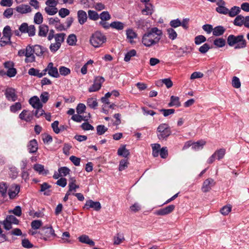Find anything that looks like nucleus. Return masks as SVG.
Returning <instances> with one entry per match:
<instances>
[{"mask_svg": "<svg viewBox=\"0 0 249 249\" xmlns=\"http://www.w3.org/2000/svg\"><path fill=\"white\" fill-rule=\"evenodd\" d=\"M161 34V30L158 28H151L143 35L142 38V44L146 47H151L158 43L160 39Z\"/></svg>", "mask_w": 249, "mask_h": 249, "instance_id": "obj_1", "label": "nucleus"}, {"mask_svg": "<svg viewBox=\"0 0 249 249\" xmlns=\"http://www.w3.org/2000/svg\"><path fill=\"white\" fill-rule=\"evenodd\" d=\"M227 42L229 46L234 47L235 49H243L247 46L246 40L242 35L236 36L230 35L227 37Z\"/></svg>", "mask_w": 249, "mask_h": 249, "instance_id": "obj_2", "label": "nucleus"}, {"mask_svg": "<svg viewBox=\"0 0 249 249\" xmlns=\"http://www.w3.org/2000/svg\"><path fill=\"white\" fill-rule=\"evenodd\" d=\"M38 238L43 239L45 241L51 240V238H54L56 236L54 230L52 226H44L41 227L40 230L38 231Z\"/></svg>", "mask_w": 249, "mask_h": 249, "instance_id": "obj_3", "label": "nucleus"}, {"mask_svg": "<svg viewBox=\"0 0 249 249\" xmlns=\"http://www.w3.org/2000/svg\"><path fill=\"white\" fill-rule=\"evenodd\" d=\"M107 40V37L104 34L100 31L94 33L90 38V43L94 47H100Z\"/></svg>", "mask_w": 249, "mask_h": 249, "instance_id": "obj_4", "label": "nucleus"}, {"mask_svg": "<svg viewBox=\"0 0 249 249\" xmlns=\"http://www.w3.org/2000/svg\"><path fill=\"white\" fill-rule=\"evenodd\" d=\"M157 136L160 140L166 139L170 135L171 128L168 124H161L157 128Z\"/></svg>", "mask_w": 249, "mask_h": 249, "instance_id": "obj_5", "label": "nucleus"}, {"mask_svg": "<svg viewBox=\"0 0 249 249\" xmlns=\"http://www.w3.org/2000/svg\"><path fill=\"white\" fill-rule=\"evenodd\" d=\"M31 45H28L25 49H21L18 51V55L19 56H25V62L27 63L34 62L36 61V58L31 56Z\"/></svg>", "mask_w": 249, "mask_h": 249, "instance_id": "obj_6", "label": "nucleus"}, {"mask_svg": "<svg viewBox=\"0 0 249 249\" xmlns=\"http://www.w3.org/2000/svg\"><path fill=\"white\" fill-rule=\"evenodd\" d=\"M45 4L46 6L45 8V11L48 15L52 16L57 13L58 9L56 6L58 4V1L47 0Z\"/></svg>", "mask_w": 249, "mask_h": 249, "instance_id": "obj_7", "label": "nucleus"}, {"mask_svg": "<svg viewBox=\"0 0 249 249\" xmlns=\"http://www.w3.org/2000/svg\"><path fill=\"white\" fill-rule=\"evenodd\" d=\"M105 81V78L103 77L96 76L94 78L93 84L89 88L88 91L89 92H92L99 90Z\"/></svg>", "mask_w": 249, "mask_h": 249, "instance_id": "obj_8", "label": "nucleus"}, {"mask_svg": "<svg viewBox=\"0 0 249 249\" xmlns=\"http://www.w3.org/2000/svg\"><path fill=\"white\" fill-rule=\"evenodd\" d=\"M21 33H28L29 36H33L35 35L36 28L34 25L28 26L27 23H22L19 27Z\"/></svg>", "mask_w": 249, "mask_h": 249, "instance_id": "obj_9", "label": "nucleus"}, {"mask_svg": "<svg viewBox=\"0 0 249 249\" xmlns=\"http://www.w3.org/2000/svg\"><path fill=\"white\" fill-rule=\"evenodd\" d=\"M31 56L35 57L34 53L37 56H41L45 53H48L47 48L44 47L40 45H35L31 46Z\"/></svg>", "mask_w": 249, "mask_h": 249, "instance_id": "obj_10", "label": "nucleus"}, {"mask_svg": "<svg viewBox=\"0 0 249 249\" xmlns=\"http://www.w3.org/2000/svg\"><path fill=\"white\" fill-rule=\"evenodd\" d=\"M4 94L7 100L9 101L15 102L18 99V95L16 94V90L13 88H6Z\"/></svg>", "mask_w": 249, "mask_h": 249, "instance_id": "obj_11", "label": "nucleus"}, {"mask_svg": "<svg viewBox=\"0 0 249 249\" xmlns=\"http://www.w3.org/2000/svg\"><path fill=\"white\" fill-rule=\"evenodd\" d=\"M215 184V182L213 179L212 178H207L204 181L201 190L203 192L207 193L210 191L212 187L214 186Z\"/></svg>", "mask_w": 249, "mask_h": 249, "instance_id": "obj_12", "label": "nucleus"}, {"mask_svg": "<svg viewBox=\"0 0 249 249\" xmlns=\"http://www.w3.org/2000/svg\"><path fill=\"white\" fill-rule=\"evenodd\" d=\"M84 208L87 209L92 208L95 211H99L101 209V205L99 202L93 201V200L89 199L86 201Z\"/></svg>", "mask_w": 249, "mask_h": 249, "instance_id": "obj_13", "label": "nucleus"}, {"mask_svg": "<svg viewBox=\"0 0 249 249\" xmlns=\"http://www.w3.org/2000/svg\"><path fill=\"white\" fill-rule=\"evenodd\" d=\"M89 18L92 20H97L99 18H101L100 24L102 25L105 29H108L110 26V24L107 22L110 19L111 17H89Z\"/></svg>", "mask_w": 249, "mask_h": 249, "instance_id": "obj_14", "label": "nucleus"}, {"mask_svg": "<svg viewBox=\"0 0 249 249\" xmlns=\"http://www.w3.org/2000/svg\"><path fill=\"white\" fill-rule=\"evenodd\" d=\"M48 74L54 78L59 77V73L56 67H53V64L50 62L48 65Z\"/></svg>", "mask_w": 249, "mask_h": 249, "instance_id": "obj_15", "label": "nucleus"}, {"mask_svg": "<svg viewBox=\"0 0 249 249\" xmlns=\"http://www.w3.org/2000/svg\"><path fill=\"white\" fill-rule=\"evenodd\" d=\"M29 104L36 109H41L42 107V104L40 102L39 98L36 96L31 97L29 101Z\"/></svg>", "mask_w": 249, "mask_h": 249, "instance_id": "obj_16", "label": "nucleus"}, {"mask_svg": "<svg viewBox=\"0 0 249 249\" xmlns=\"http://www.w3.org/2000/svg\"><path fill=\"white\" fill-rule=\"evenodd\" d=\"M20 192V186L15 184L11 187L8 191V195L11 199H14Z\"/></svg>", "mask_w": 249, "mask_h": 249, "instance_id": "obj_17", "label": "nucleus"}, {"mask_svg": "<svg viewBox=\"0 0 249 249\" xmlns=\"http://www.w3.org/2000/svg\"><path fill=\"white\" fill-rule=\"evenodd\" d=\"M49 23L50 24L54 25L55 28L59 31H62L65 29L64 26L62 24H60V20L57 17H55V18H49Z\"/></svg>", "mask_w": 249, "mask_h": 249, "instance_id": "obj_18", "label": "nucleus"}, {"mask_svg": "<svg viewBox=\"0 0 249 249\" xmlns=\"http://www.w3.org/2000/svg\"><path fill=\"white\" fill-rule=\"evenodd\" d=\"M19 118L26 122H29L33 119V115L28 110L24 109L19 114Z\"/></svg>", "mask_w": 249, "mask_h": 249, "instance_id": "obj_19", "label": "nucleus"}, {"mask_svg": "<svg viewBox=\"0 0 249 249\" xmlns=\"http://www.w3.org/2000/svg\"><path fill=\"white\" fill-rule=\"evenodd\" d=\"M28 150L30 153H35L38 149V143L36 139L30 141L27 145Z\"/></svg>", "mask_w": 249, "mask_h": 249, "instance_id": "obj_20", "label": "nucleus"}, {"mask_svg": "<svg viewBox=\"0 0 249 249\" xmlns=\"http://www.w3.org/2000/svg\"><path fill=\"white\" fill-rule=\"evenodd\" d=\"M33 168L40 175L46 176L49 173V171L44 169V165L40 164H35Z\"/></svg>", "mask_w": 249, "mask_h": 249, "instance_id": "obj_21", "label": "nucleus"}, {"mask_svg": "<svg viewBox=\"0 0 249 249\" xmlns=\"http://www.w3.org/2000/svg\"><path fill=\"white\" fill-rule=\"evenodd\" d=\"M78 240L81 243L89 245L90 246H93L95 245L94 242L91 240L89 236L86 234L80 236L78 237Z\"/></svg>", "mask_w": 249, "mask_h": 249, "instance_id": "obj_22", "label": "nucleus"}, {"mask_svg": "<svg viewBox=\"0 0 249 249\" xmlns=\"http://www.w3.org/2000/svg\"><path fill=\"white\" fill-rule=\"evenodd\" d=\"M125 147V145H123L118 148L117 154L119 156L127 158L130 155L129 150L126 149Z\"/></svg>", "mask_w": 249, "mask_h": 249, "instance_id": "obj_23", "label": "nucleus"}, {"mask_svg": "<svg viewBox=\"0 0 249 249\" xmlns=\"http://www.w3.org/2000/svg\"><path fill=\"white\" fill-rule=\"evenodd\" d=\"M226 29L222 26H217L213 29V34L216 36H220L223 35Z\"/></svg>", "mask_w": 249, "mask_h": 249, "instance_id": "obj_24", "label": "nucleus"}, {"mask_svg": "<svg viewBox=\"0 0 249 249\" xmlns=\"http://www.w3.org/2000/svg\"><path fill=\"white\" fill-rule=\"evenodd\" d=\"M17 11L20 14H26L31 11V7L28 5L22 4L17 7Z\"/></svg>", "mask_w": 249, "mask_h": 249, "instance_id": "obj_25", "label": "nucleus"}, {"mask_svg": "<svg viewBox=\"0 0 249 249\" xmlns=\"http://www.w3.org/2000/svg\"><path fill=\"white\" fill-rule=\"evenodd\" d=\"M49 32L48 26L42 24L39 27L38 36L41 37H46Z\"/></svg>", "mask_w": 249, "mask_h": 249, "instance_id": "obj_26", "label": "nucleus"}, {"mask_svg": "<svg viewBox=\"0 0 249 249\" xmlns=\"http://www.w3.org/2000/svg\"><path fill=\"white\" fill-rule=\"evenodd\" d=\"M126 35L127 38L129 40L131 43L133 42L132 40L137 37V34L132 29H127L126 31Z\"/></svg>", "mask_w": 249, "mask_h": 249, "instance_id": "obj_27", "label": "nucleus"}, {"mask_svg": "<svg viewBox=\"0 0 249 249\" xmlns=\"http://www.w3.org/2000/svg\"><path fill=\"white\" fill-rule=\"evenodd\" d=\"M8 185L6 183L1 182L0 183V194L1 196L5 198L7 196Z\"/></svg>", "mask_w": 249, "mask_h": 249, "instance_id": "obj_28", "label": "nucleus"}, {"mask_svg": "<svg viewBox=\"0 0 249 249\" xmlns=\"http://www.w3.org/2000/svg\"><path fill=\"white\" fill-rule=\"evenodd\" d=\"M87 105L88 106L93 109L97 108L98 106V102L96 98L91 97L87 99Z\"/></svg>", "mask_w": 249, "mask_h": 249, "instance_id": "obj_29", "label": "nucleus"}, {"mask_svg": "<svg viewBox=\"0 0 249 249\" xmlns=\"http://www.w3.org/2000/svg\"><path fill=\"white\" fill-rule=\"evenodd\" d=\"M51 188V186L49 185L47 182H44L42 184L40 185V190L39 191L40 192H44V195L46 196L50 195V190H48L47 191H45L46 190L49 189Z\"/></svg>", "mask_w": 249, "mask_h": 249, "instance_id": "obj_30", "label": "nucleus"}, {"mask_svg": "<svg viewBox=\"0 0 249 249\" xmlns=\"http://www.w3.org/2000/svg\"><path fill=\"white\" fill-rule=\"evenodd\" d=\"M171 212V205L168 206L165 208H163L158 210L156 214L159 215H164Z\"/></svg>", "mask_w": 249, "mask_h": 249, "instance_id": "obj_31", "label": "nucleus"}, {"mask_svg": "<svg viewBox=\"0 0 249 249\" xmlns=\"http://www.w3.org/2000/svg\"><path fill=\"white\" fill-rule=\"evenodd\" d=\"M151 146L152 148V155L154 157H158L161 149L160 145L159 143H154L151 144Z\"/></svg>", "mask_w": 249, "mask_h": 249, "instance_id": "obj_32", "label": "nucleus"}, {"mask_svg": "<svg viewBox=\"0 0 249 249\" xmlns=\"http://www.w3.org/2000/svg\"><path fill=\"white\" fill-rule=\"evenodd\" d=\"M2 35L4 37H7L8 41L11 40V36H12V31L9 26H6L2 31Z\"/></svg>", "mask_w": 249, "mask_h": 249, "instance_id": "obj_33", "label": "nucleus"}, {"mask_svg": "<svg viewBox=\"0 0 249 249\" xmlns=\"http://www.w3.org/2000/svg\"><path fill=\"white\" fill-rule=\"evenodd\" d=\"M205 143V141L203 140H200L196 142H194L193 144L192 149L195 150H199L201 149Z\"/></svg>", "mask_w": 249, "mask_h": 249, "instance_id": "obj_34", "label": "nucleus"}, {"mask_svg": "<svg viewBox=\"0 0 249 249\" xmlns=\"http://www.w3.org/2000/svg\"><path fill=\"white\" fill-rule=\"evenodd\" d=\"M153 12L152 5L150 3H147L145 6V8L142 10V14L143 15H151Z\"/></svg>", "mask_w": 249, "mask_h": 249, "instance_id": "obj_35", "label": "nucleus"}, {"mask_svg": "<svg viewBox=\"0 0 249 249\" xmlns=\"http://www.w3.org/2000/svg\"><path fill=\"white\" fill-rule=\"evenodd\" d=\"M110 26L118 30H122L124 28V24L120 21H113L110 24Z\"/></svg>", "mask_w": 249, "mask_h": 249, "instance_id": "obj_36", "label": "nucleus"}, {"mask_svg": "<svg viewBox=\"0 0 249 249\" xmlns=\"http://www.w3.org/2000/svg\"><path fill=\"white\" fill-rule=\"evenodd\" d=\"M124 240V234L123 233H118L116 236H115L114 237V244L119 245Z\"/></svg>", "mask_w": 249, "mask_h": 249, "instance_id": "obj_37", "label": "nucleus"}, {"mask_svg": "<svg viewBox=\"0 0 249 249\" xmlns=\"http://www.w3.org/2000/svg\"><path fill=\"white\" fill-rule=\"evenodd\" d=\"M137 52L134 49H132L128 51L125 55L124 60L125 62H128L131 59V58L133 56L136 55Z\"/></svg>", "mask_w": 249, "mask_h": 249, "instance_id": "obj_38", "label": "nucleus"}, {"mask_svg": "<svg viewBox=\"0 0 249 249\" xmlns=\"http://www.w3.org/2000/svg\"><path fill=\"white\" fill-rule=\"evenodd\" d=\"M42 224L43 223L41 220H35L31 222V226L33 229L38 230L42 227Z\"/></svg>", "mask_w": 249, "mask_h": 249, "instance_id": "obj_39", "label": "nucleus"}, {"mask_svg": "<svg viewBox=\"0 0 249 249\" xmlns=\"http://www.w3.org/2000/svg\"><path fill=\"white\" fill-rule=\"evenodd\" d=\"M213 44L217 47L221 48L226 44V40L223 38H217L213 41Z\"/></svg>", "mask_w": 249, "mask_h": 249, "instance_id": "obj_40", "label": "nucleus"}, {"mask_svg": "<svg viewBox=\"0 0 249 249\" xmlns=\"http://www.w3.org/2000/svg\"><path fill=\"white\" fill-rule=\"evenodd\" d=\"M76 41L77 37L74 34H71L68 36L67 42L69 45H75L76 44Z\"/></svg>", "mask_w": 249, "mask_h": 249, "instance_id": "obj_41", "label": "nucleus"}, {"mask_svg": "<svg viewBox=\"0 0 249 249\" xmlns=\"http://www.w3.org/2000/svg\"><path fill=\"white\" fill-rule=\"evenodd\" d=\"M21 104L20 102H16L11 105L10 107V110L13 113H16L21 109Z\"/></svg>", "mask_w": 249, "mask_h": 249, "instance_id": "obj_42", "label": "nucleus"}, {"mask_svg": "<svg viewBox=\"0 0 249 249\" xmlns=\"http://www.w3.org/2000/svg\"><path fill=\"white\" fill-rule=\"evenodd\" d=\"M65 36V34L64 33L56 34L55 35L54 38L55 42L61 45V43L64 41Z\"/></svg>", "mask_w": 249, "mask_h": 249, "instance_id": "obj_43", "label": "nucleus"}, {"mask_svg": "<svg viewBox=\"0 0 249 249\" xmlns=\"http://www.w3.org/2000/svg\"><path fill=\"white\" fill-rule=\"evenodd\" d=\"M128 164L129 162L127 159L121 160L119 163V170L120 171L124 170L128 167Z\"/></svg>", "mask_w": 249, "mask_h": 249, "instance_id": "obj_44", "label": "nucleus"}, {"mask_svg": "<svg viewBox=\"0 0 249 249\" xmlns=\"http://www.w3.org/2000/svg\"><path fill=\"white\" fill-rule=\"evenodd\" d=\"M59 75H61L64 76L69 75L71 73V70L65 66H60L59 68Z\"/></svg>", "mask_w": 249, "mask_h": 249, "instance_id": "obj_45", "label": "nucleus"}, {"mask_svg": "<svg viewBox=\"0 0 249 249\" xmlns=\"http://www.w3.org/2000/svg\"><path fill=\"white\" fill-rule=\"evenodd\" d=\"M225 152L226 150L225 149L221 148L216 151L213 154H215V157H217L216 159L218 160H220L224 157L225 154Z\"/></svg>", "mask_w": 249, "mask_h": 249, "instance_id": "obj_46", "label": "nucleus"}, {"mask_svg": "<svg viewBox=\"0 0 249 249\" xmlns=\"http://www.w3.org/2000/svg\"><path fill=\"white\" fill-rule=\"evenodd\" d=\"M97 134L98 135H102L104 134L107 130V128L104 125H98L96 127Z\"/></svg>", "mask_w": 249, "mask_h": 249, "instance_id": "obj_47", "label": "nucleus"}, {"mask_svg": "<svg viewBox=\"0 0 249 249\" xmlns=\"http://www.w3.org/2000/svg\"><path fill=\"white\" fill-rule=\"evenodd\" d=\"M241 11L240 8L237 6H233L231 8V9L229 10L228 14L229 16H236L238 15Z\"/></svg>", "mask_w": 249, "mask_h": 249, "instance_id": "obj_48", "label": "nucleus"}, {"mask_svg": "<svg viewBox=\"0 0 249 249\" xmlns=\"http://www.w3.org/2000/svg\"><path fill=\"white\" fill-rule=\"evenodd\" d=\"M58 172L60 174L61 176L65 177L70 174V169L66 166L61 167L58 170Z\"/></svg>", "mask_w": 249, "mask_h": 249, "instance_id": "obj_49", "label": "nucleus"}, {"mask_svg": "<svg viewBox=\"0 0 249 249\" xmlns=\"http://www.w3.org/2000/svg\"><path fill=\"white\" fill-rule=\"evenodd\" d=\"M206 41V38L202 35H199L195 37V43L196 45H199Z\"/></svg>", "mask_w": 249, "mask_h": 249, "instance_id": "obj_50", "label": "nucleus"}, {"mask_svg": "<svg viewBox=\"0 0 249 249\" xmlns=\"http://www.w3.org/2000/svg\"><path fill=\"white\" fill-rule=\"evenodd\" d=\"M0 223L3 225V227L6 230L8 231L12 228V224L6 217L2 222L0 221Z\"/></svg>", "mask_w": 249, "mask_h": 249, "instance_id": "obj_51", "label": "nucleus"}, {"mask_svg": "<svg viewBox=\"0 0 249 249\" xmlns=\"http://www.w3.org/2000/svg\"><path fill=\"white\" fill-rule=\"evenodd\" d=\"M244 17H236L234 20V24L236 26H241L243 25Z\"/></svg>", "mask_w": 249, "mask_h": 249, "instance_id": "obj_52", "label": "nucleus"}, {"mask_svg": "<svg viewBox=\"0 0 249 249\" xmlns=\"http://www.w3.org/2000/svg\"><path fill=\"white\" fill-rule=\"evenodd\" d=\"M86 108V106L84 104L79 103L76 107V112L77 114H81L85 112Z\"/></svg>", "mask_w": 249, "mask_h": 249, "instance_id": "obj_53", "label": "nucleus"}, {"mask_svg": "<svg viewBox=\"0 0 249 249\" xmlns=\"http://www.w3.org/2000/svg\"><path fill=\"white\" fill-rule=\"evenodd\" d=\"M22 246L26 249H31L34 247V245L27 239H24L22 240Z\"/></svg>", "mask_w": 249, "mask_h": 249, "instance_id": "obj_54", "label": "nucleus"}, {"mask_svg": "<svg viewBox=\"0 0 249 249\" xmlns=\"http://www.w3.org/2000/svg\"><path fill=\"white\" fill-rule=\"evenodd\" d=\"M232 85L235 88H239L241 86V83L239 79L236 77L234 76L232 80Z\"/></svg>", "mask_w": 249, "mask_h": 249, "instance_id": "obj_55", "label": "nucleus"}, {"mask_svg": "<svg viewBox=\"0 0 249 249\" xmlns=\"http://www.w3.org/2000/svg\"><path fill=\"white\" fill-rule=\"evenodd\" d=\"M8 38L7 37H4L3 36H2V37L0 38V45L1 47L5 46L7 45H11L12 44V42L11 41V40H9L8 41Z\"/></svg>", "mask_w": 249, "mask_h": 249, "instance_id": "obj_56", "label": "nucleus"}, {"mask_svg": "<svg viewBox=\"0 0 249 249\" xmlns=\"http://www.w3.org/2000/svg\"><path fill=\"white\" fill-rule=\"evenodd\" d=\"M216 11L219 14L224 15L228 14L229 12V9L225 6H218Z\"/></svg>", "mask_w": 249, "mask_h": 249, "instance_id": "obj_57", "label": "nucleus"}, {"mask_svg": "<svg viewBox=\"0 0 249 249\" xmlns=\"http://www.w3.org/2000/svg\"><path fill=\"white\" fill-rule=\"evenodd\" d=\"M158 83L161 84H164L168 89L171 87V79L170 78L163 79L158 81Z\"/></svg>", "mask_w": 249, "mask_h": 249, "instance_id": "obj_58", "label": "nucleus"}, {"mask_svg": "<svg viewBox=\"0 0 249 249\" xmlns=\"http://www.w3.org/2000/svg\"><path fill=\"white\" fill-rule=\"evenodd\" d=\"M80 127L84 130H94V127L89 123H83Z\"/></svg>", "mask_w": 249, "mask_h": 249, "instance_id": "obj_59", "label": "nucleus"}, {"mask_svg": "<svg viewBox=\"0 0 249 249\" xmlns=\"http://www.w3.org/2000/svg\"><path fill=\"white\" fill-rule=\"evenodd\" d=\"M159 155L162 159H165L168 156V150L166 147H163L160 150Z\"/></svg>", "mask_w": 249, "mask_h": 249, "instance_id": "obj_60", "label": "nucleus"}, {"mask_svg": "<svg viewBox=\"0 0 249 249\" xmlns=\"http://www.w3.org/2000/svg\"><path fill=\"white\" fill-rule=\"evenodd\" d=\"M71 119L73 121L78 123H80L83 120H86L82 116L78 114L72 115Z\"/></svg>", "mask_w": 249, "mask_h": 249, "instance_id": "obj_61", "label": "nucleus"}, {"mask_svg": "<svg viewBox=\"0 0 249 249\" xmlns=\"http://www.w3.org/2000/svg\"><path fill=\"white\" fill-rule=\"evenodd\" d=\"M210 49V45L207 43H205L199 48L198 50L201 53H205Z\"/></svg>", "mask_w": 249, "mask_h": 249, "instance_id": "obj_62", "label": "nucleus"}, {"mask_svg": "<svg viewBox=\"0 0 249 249\" xmlns=\"http://www.w3.org/2000/svg\"><path fill=\"white\" fill-rule=\"evenodd\" d=\"M61 47V45L56 42L54 43H51L50 46V51L52 53L56 52Z\"/></svg>", "mask_w": 249, "mask_h": 249, "instance_id": "obj_63", "label": "nucleus"}, {"mask_svg": "<svg viewBox=\"0 0 249 249\" xmlns=\"http://www.w3.org/2000/svg\"><path fill=\"white\" fill-rule=\"evenodd\" d=\"M67 179L65 178H61L56 182V184L62 187H65L67 185Z\"/></svg>", "mask_w": 249, "mask_h": 249, "instance_id": "obj_64", "label": "nucleus"}]
</instances>
